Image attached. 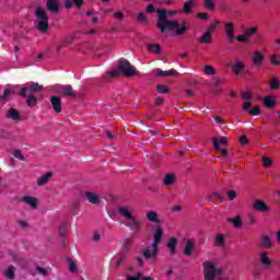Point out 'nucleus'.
I'll use <instances>...</instances> for the list:
<instances>
[{
	"instance_id": "obj_1",
	"label": "nucleus",
	"mask_w": 280,
	"mask_h": 280,
	"mask_svg": "<svg viewBox=\"0 0 280 280\" xmlns=\"http://www.w3.org/2000/svg\"><path fill=\"white\" fill-rule=\"evenodd\" d=\"M158 30L162 32V34H165V32H175L177 36H183L187 32V22L182 21H175V20H168L172 16H175V14H178V11H167L165 9H158Z\"/></svg>"
},
{
	"instance_id": "obj_2",
	"label": "nucleus",
	"mask_w": 280,
	"mask_h": 280,
	"mask_svg": "<svg viewBox=\"0 0 280 280\" xmlns=\"http://www.w3.org/2000/svg\"><path fill=\"white\" fill-rule=\"evenodd\" d=\"M202 268H203V279L205 280H214L215 277H220V275H222V267H220L213 260L203 261Z\"/></svg>"
},
{
	"instance_id": "obj_3",
	"label": "nucleus",
	"mask_w": 280,
	"mask_h": 280,
	"mask_svg": "<svg viewBox=\"0 0 280 280\" xmlns=\"http://www.w3.org/2000/svg\"><path fill=\"white\" fill-rule=\"evenodd\" d=\"M35 16L37 30H39V32H47V30H49V18L47 16V11L42 7H37L35 9Z\"/></svg>"
},
{
	"instance_id": "obj_4",
	"label": "nucleus",
	"mask_w": 280,
	"mask_h": 280,
	"mask_svg": "<svg viewBox=\"0 0 280 280\" xmlns=\"http://www.w3.org/2000/svg\"><path fill=\"white\" fill-rule=\"evenodd\" d=\"M118 71L122 73L124 75H127V78H130L137 73V70L132 65H130V61L122 59L118 62Z\"/></svg>"
},
{
	"instance_id": "obj_5",
	"label": "nucleus",
	"mask_w": 280,
	"mask_h": 280,
	"mask_svg": "<svg viewBox=\"0 0 280 280\" xmlns=\"http://www.w3.org/2000/svg\"><path fill=\"white\" fill-rule=\"evenodd\" d=\"M142 255L143 257H145V259H149L151 264H154L156 259V255H159V245L155 243H152L150 246L145 247L142 250Z\"/></svg>"
},
{
	"instance_id": "obj_6",
	"label": "nucleus",
	"mask_w": 280,
	"mask_h": 280,
	"mask_svg": "<svg viewBox=\"0 0 280 280\" xmlns=\"http://www.w3.org/2000/svg\"><path fill=\"white\" fill-rule=\"evenodd\" d=\"M118 213L124 220H130L135 218V208L130 206H122L118 208Z\"/></svg>"
},
{
	"instance_id": "obj_7",
	"label": "nucleus",
	"mask_w": 280,
	"mask_h": 280,
	"mask_svg": "<svg viewBox=\"0 0 280 280\" xmlns=\"http://www.w3.org/2000/svg\"><path fill=\"white\" fill-rule=\"evenodd\" d=\"M228 141L226 137H220L219 140L218 138H213L214 150H217V152H221L223 156H226V149L220 145H225Z\"/></svg>"
},
{
	"instance_id": "obj_8",
	"label": "nucleus",
	"mask_w": 280,
	"mask_h": 280,
	"mask_svg": "<svg viewBox=\"0 0 280 280\" xmlns=\"http://www.w3.org/2000/svg\"><path fill=\"white\" fill-rule=\"evenodd\" d=\"M215 31V24H212L208 27V30L200 37L199 42L202 44H211L213 38V32Z\"/></svg>"
},
{
	"instance_id": "obj_9",
	"label": "nucleus",
	"mask_w": 280,
	"mask_h": 280,
	"mask_svg": "<svg viewBox=\"0 0 280 280\" xmlns=\"http://www.w3.org/2000/svg\"><path fill=\"white\" fill-rule=\"evenodd\" d=\"M43 90V85L34 82H30L26 84V86L22 88L20 95L22 97H25L27 95V91L38 92Z\"/></svg>"
},
{
	"instance_id": "obj_10",
	"label": "nucleus",
	"mask_w": 280,
	"mask_h": 280,
	"mask_svg": "<svg viewBox=\"0 0 280 280\" xmlns=\"http://www.w3.org/2000/svg\"><path fill=\"white\" fill-rule=\"evenodd\" d=\"M163 235H165V231L163 230V226L161 224L155 225V229L153 231V244H161V240H163Z\"/></svg>"
},
{
	"instance_id": "obj_11",
	"label": "nucleus",
	"mask_w": 280,
	"mask_h": 280,
	"mask_svg": "<svg viewBox=\"0 0 280 280\" xmlns=\"http://www.w3.org/2000/svg\"><path fill=\"white\" fill-rule=\"evenodd\" d=\"M253 209L255 211H259L260 213H268L270 212V208L262 200H255L253 203Z\"/></svg>"
},
{
	"instance_id": "obj_12",
	"label": "nucleus",
	"mask_w": 280,
	"mask_h": 280,
	"mask_svg": "<svg viewBox=\"0 0 280 280\" xmlns=\"http://www.w3.org/2000/svg\"><path fill=\"white\" fill-rule=\"evenodd\" d=\"M128 221L125 222V226H127L128 229L136 230L139 231L141 229V221H139V219H137V217H131V219H127Z\"/></svg>"
},
{
	"instance_id": "obj_13",
	"label": "nucleus",
	"mask_w": 280,
	"mask_h": 280,
	"mask_svg": "<svg viewBox=\"0 0 280 280\" xmlns=\"http://www.w3.org/2000/svg\"><path fill=\"white\" fill-rule=\"evenodd\" d=\"M258 246L259 248H272V237H270L268 234H264L262 236H260Z\"/></svg>"
},
{
	"instance_id": "obj_14",
	"label": "nucleus",
	"mask_w": 280,
	"mask_h": 280,
	"mask_svg": "<svg viewBox=\"0 0 280 280\" xmlns=\"http://www.w3.org/2000/svg\"><path fill=\"white\" fill-rule=\"evenodd\" d=\"M22 202H24V205H27L30 209H38V199L36 197L24 196L22 197Z\"/></svg>"
},
{
	"instance_id": "obj_15",
	"label": "nucleus",
	"mask_w": 280,
	"mask_h": 280,
	"mask_svg": "<svg viewBox=\"0 0 280 280\" xmlns=\"http://www.w3.org/2000/svg\"><path fill=\"white\" fill-rule=\"evenodd\" d=\"M46 8L48 12L58 13L60 12V1L59 0H47Z\"/></svg>"
},
{
	"instance_id": "obj_16",
	"label": "nucleus",
	"mask_w": 280,
	"mask_h": 280,
	"mask_svg": "<svg viewBox=\"0 0 280 280\" xmlns=\"http://www.w3.org/2000/svg\"><path fill=\"white\" fill-rule=\"evenodd\" d=\"M252 60L256 67H261V65H264V52L260 50L254 51L252 55Z\"/></svg>"
},
{
	"instance_id": "obj_17",
	"label": "nucleus",
	"mask_w": 280,
	"mask_h": 280,
	"mask_svg": "<svg viewBox=\"0 0 280 280\" xmlns=\"http://www.w3.org/2000/svg\"><path fill=\"white\" fill-rule=\"evenodd\" d=\"M225 34L229 40H235V24L233 22L225 23Z\"/></svg>"
},
{
	"instance_id": "obj_18",
	"label": "nucleus",
	"mask_w": 280,
	"mask_h": 280,
	"mask_svg": "<svg viewBox=\"0 0 280 280\" xmlns=\"http://www.w3.org/2000/svg\"><path fill=\"white\" fill-rule=\"evenodd\" d=\"M225 235L222 234V233H218L215 234V237H214V246L217 248H225L226 246V240L224 238Z\"/></svg>"
},
{
	"instance_id": "obj_19",
	"label": "nucleus",
	"mask_w": 280,
	"mask_h": 280,
	"mask_svg": "<svg viewBox=\"0 0 280 280\" xmlns=\"http://www.w3.org/2000/svg\"><path fill=\"white\" fill-rule=\"evenodd\" d=\"M260 264L265 268H270V266H272V260L270 259V254L268 252L260 253Z\"/></svg>"
},
{
	"instance_id": "obj_20",
	"label": "nucleus",
	"mask_w": 280,
	"mask_h": 280,
	"mask_svg": "<svg viewBox=\"0 0 280 280\" xmlns=\"http://www.w3.org/2000/svg\"><path fill=\"white\" fill-rule=\"evenodd\" d=\"M50 104H51L52 109L55 110V113H62V103L60 101V97L52 96L50 98Z\"/></svg>"
},
{
	"instance_id": "obj_21",
	"label": "nucleus",
	"mask_w": 280,
	"mask_h": 280,
	"mask_svg": "<svg viewBox=\"0 0 280 280\" xmlns=\"http://www.w3.org/2000/svg\"><path fill=\"white\" fill-rule=\"evenodd\" d=\"M147 220H148V222H153V224H155V226L158 224H161V219L159 218V213L153 210L147 212Z\"/></svg>"
},
{
	"instance_id": "obj_22",
	"label": "nucleus",
	"mask_w": 280,
	"mask_h": 280,
	"mask_svg": "<svg viewBox=\"0 0 280 280\" xmlns=\"http://www.w3.org/2000/svg\"><path fill=\"white\" fill-rule=\"evenodd\" d=\"M54 176L52 172H48L44 175H42L38 179H37V185L38 187H43L44 185H47V183H49L51 180Z\"/></svg>"
},
{
	"instance_id": "obj_23",
	"label": "nucleus",
	"mask_w": 280,
	"mask_h": 280,
	"mask_svg": "<svg viewBox=\"0 0 280 280\" xmlns=\"http://www.w3.org/2000/svg\"><path fill=\"white\" fill-rule=\"evenodd\" d=\"M85 198L91 205H100V195L93 191H86Z\"/></svg>"
},
{
	"instance_id": "obj_24",
	"label": "nucleus",
	"mask_w": 280,
	"mask_h": 280,
	"mask_svg": "<svg viewBox=\"0 0 280 280\" xmlns=\"http://www.w3.org/2000/svg\"><path fill=\"white\" fill-rule=\"evenodd\" d=\"M245 63L242 60H236L234 65H232V71L235 75H240L242 71L245 69Z\"/></svg>"
},
{
	"instance_id": "obj_25",
	"label": "nucleus",
	"mask_w": 280,
	"mask_h": 280,
	"mask_svg": "<svg viewBox=\"0 0 280 280\" xmlns=\"http://www.w3.org/2000/svg\"><path fill=\"white\" fill-rule=\"evenodd\" d=\"M7 118L11 119L12 121H21V114L15 108H10L7 112Z\"/></svg>"
},
{
	"instance_id": "obj_26",
	"label": "nucleus",
	"mask_w": 280,
	"mask_h": 280,
	"mask_svg": "<svg viewBox=\"0 0 280 280\" xmlns=\"http://www.w3.org/2000/svg\"><path fill=\"white\" fill-rule=\"evenodd\" d=\"M194 248H196V243H194L191 240H187L184 247V255H187L188 257L191 256Z\"/></svg>"
},
{
	"instance_id": "obj_27",
	"label": "nucleus",
	"mask_w": 280,
	"mask_h": 280,
	"mask_svg": "<svg viewBox=\"0 0 280 280\" xmlns=\"http://www.w3.org/2000/svg\"><path fill=\"white\" fill-rule=\"evenodd\" d=\"M196 5V0H188L184 3V8L182 10V12H184V14H190L191 13V9Z\"/></svg>"
},
{
	"instance_id": "obj_28",
	"label": "nucleus",
	"mask_w": 280,
	"mask_h": 280,
	"mask_svg": "<svg viewBox=\"0 0 280 280\" xmlns=\"http://www.w3.org/2000/svg\"><path fill=\"white\" fill-rule=\"evenodd\" d=\"M61 95H67L69 97H73L75 95V92L73 91V88L71 85H65L60 89Z\"/></svg>"
},
{
	"instance_id": "obj_29",
	"label": "nucleus",
	"mask_w": 280,
	"mask_h": 280,
	"mask_svg": "<svg viewBox=\"0 0 280 280\" xmlns=\"http://www.w3.org/2000/svg\"><path fill=\"white\" fill-rule=\"evenodd\" d=\"M176 246H178V240H176L174 237L168 240L167 248H168L171 255H174V253H176Z\"/></svg>"
},
{
	"instance_id": "obj_30",
	"label": "nucleus",
	"mask_w": 280,
	"mask_h": 280,
	"mask_svg": "<svg viewBox=\"0 0 280 280\" xmlns=\"http://www.w3.org/2000/svg\"><path fill=\"white\" fill-rule=\"evenodd\" d=\"M228 222H230V224H233V226H235L236 229H240L243 224L240 217L229 218Z\"/></svg>"
},
{
	"instance_id": "obj_31",
	"label": "nucleus",
	"mask_w": 280,
	"mask_h": 280,
	"mask_svg": "<svg viewBox=\"0 0 280 280\" xmlns=\"http://www.w3.org/2000/svg\"><path fill=\"white\" fill-rule=\"evenodd\" d=\"M264 104L267 108H275V97L267 96L264 98Z\"/></svg>"
},
{
	"instance_id": "obj_32",
	"label": "nucleus",
	"mask_w": 280,
	"mask_h": 280,
	"mask_svg": "<svg viewBox=\"0 0 280 280\" xmlns=\"http://www.w3.org/2000/svg\"><path fill=\"white\" fill-rule=\"evenodd\" d=\"M148 49L151 54H161V46L159 44H149Z\"/></svg>"
},
{
	"instance_id": "obj_33",
	"label": "nucleus",
	"mask_w": 280,
	"mask_h": 280,
	"mask_svg": "<svg viewBox=\"0 0 280 280\" xmlns=\"http://www.w3.org/2000/svg\"><path fill=\"white\" fill-rule=\"evenodd\" d=\"M203 73H206V75H215V68H213V66L206 65L203 67Z\"/></svg>"
},
{
	"instance_id": "obj_34",
	"label": "nucleus",
	"mask_w": 280,
	"mask_h": 280,
	"mask_svg": "<svg viewBox=\"0 0 280 280\" xmlns=\"http://www.w3.org/2000/svg\"><path fill=\"white\" fill-rule=\"evenodd\" d=\"M14 272H16V267L11 266L5 270L7 279H14Z\"/></svg>"
},
{
	"instance_id": "obj_35",
	"label": "nucleus",
	"mask_w": 280,
	"mask_h": 280,
	"mask_svg": "<svg viewBox=\"0 0 280 280\" xmlns=\"http://www.w3.org/2000/svg\"><path fill=\"white\" fill-rule=\"evenodd\" d=\"M174 180H176L175 177H174V175L167 174V175L164 177V185H165L166 187H170V186H172V184L174 183Z\"/></svg>"
},
{
	"instance_id": "obj_36",
	"label": "nucleus",
	"mask_w": 280,
	"mask_h": 280,
	"mask_svg": "<svg viewBox=\"0 0 280 280\" xmlns=\"http://www.w3.org/2000/svg\"><path fill=\"white\" fill-rule=\"evenodd\" d=\"M280 85V81L277 78H272L270 81V89L271 91H277V89H279Z\"/></svg>"
},
{
	"instance_id": "obj_37",
	"label": "nucleus",
	"mask_w": 280,
	"mask_h": 280,
	"mask_svg": "<svg viewBox=\"0 0 280 280\" xmlns=\"http://www.w3.org/2000/svg\"><path fill=\"white\" fill-rule=\"evenodd\" d=\"M271 65H278L280 67V57L277 54H272L269 57Z\"/></svg>"
},
{
	"instance_id": "obj_38",
	"label": "nucleus",
	"mask_w": 280,
	"mask_h": 280,
	"mask_svg": "<svg viewBox=\"0 0 280 280\" xmlns=\"http://www.w3.org/2000/svg\"><path fill=\"white\" fill-rule=\"evenodd\" d=\"M205 8L207 10L213 11L215 10V2L213 0H205Z\"/></svg>"
},
{
	"instance_id": "obj_39",
	"label": "nucleus",
	"mask_w": 280,
	"mask_h": 280,
	"mask_svg": "<svg viewBox=\"0 0 280 280\" xmlns=\"http://www.w3.org/2000/svg\"><path fill=\"white\" fill-rule=\"evenodd\" d=\"M245 36H247V38H250V36H255V34H257V27H250L244 31Z\"/></svg>"
},
{
	"instance_id": "obj_40",
	"label": "nucleus",
	"mask_w": 280,
	"mask_h": 280,
	"mask_svg": "<svg viewBox=\"0 0 280 280\" xmlns=\"http://www.w3.org/2000/svg\"><path fill=\"white\" fill-rule=\"evenodd\" d=\"M137 21H139L140 23H148V15H145V13L140 12L137 15Z\"/></svg>"
},
{
	"instance_id": "obj_41",
	"label": "nucleus",
	"mask_w": 280,
	"mask_h": 280,
	"mask_svg": "<svg viewBox=\"0 0 280 280\" xmlns=\"http://www.w3.org/2000/svg\"><path fill=\"white\" fill-rule=\"evenodd\" d=\"M13 156L18 159V161H25V155H23V152H21V150H15L13 152Z\"/></svg>"
},
{
	"instance_id": "obj_42",
	"label": "nucleus",
	"mask_w": 280,
	"mask_h": 280,
	"mask_svg": "<svg viewBox=\"0 0 280 280\" xmlns=\"http://www.w3.org/2000/svg\"><path fill=\"white\" fill-rule=\"evenodd\" d=\"M272 160L268 156H262V167H270Z\"/></svg>"
},
{
	"instance_id": "obj_43",
	"label": "nucleus",
	"mask_w": 280,
	"mask_h": 280,
	"mask_svg": "<svg viewBox=\"0 0 280 280\" xmlns=\"http://www.w3.org/2000/svg\"><path fill=\"white\" fill-rule=\"evenodd\" d=\"M68 266H69L70 272H78V266H75V262H73V260L69 259Z\"/></svg>"
},
{
	"instance_id": "obj_44",
	"label": "nucleus",
	"mask_w": 280,
	"mask_h": 280,
	"mask_svg": "<svg viewBox=\"0 0 280 280\" xmlns=\"http://www.w3.org/2000/svg\"><path fill=\"white\" fill-rule=\"evenodd\" d=\"M37 103V100L35 98L34 95H30L28 98L26 100L27 106H34Z\"/></svg>"
},
{
	"instance_id": "obj_45",
	"label": "nucleus",
	"mask_w": 280,
	"mask_h": 280,
	"mask_svg": "<svg viewBox=\"0 0 280 280\" xmlns=\"http://www.w3.org/2000/svg\"><path fill=\"white\" fill-rule=\"evenodd\" d=\"M248 113L249 115L257 116V115H261V109H259V106H255L250 110H248Z\"/></svg>"
},
{
	"instance_id": "obj_46",
	"label": "nucleus",
	"mask_w": 280,
	"mask_h": 280,
	"mask_svg": "<svg viewBox=\"0 0 280 280\" xmlns=\"http://www.w3.org/2000/svg\"><path fill=\"white\" fill-rule=\"evenodd\" d=\"M241 97L242 100H246L247 102H250V100H253V94H250V92H242Z\"/></svg>"
},
{
	"instance_id": "obj_47",
	"label": "nucleus",
	"mask_w": 280,
	"mask_h": 280,
	"mask_svg": "<svg viewBox=\"0 0 280 280\" xmlns=\"http://www.w3.org/2000/svg\"><path fill=\"white\" fill-rule=\"evenodd\" d=\"M159 9L154 8V4L150 3L147 5V14H154Z\"/></svg>"
},
{
	"instance_id": "obj_48",
	"label": "nucleus",
	"mask_w": 280,
	"mask_h": 280,
	"mask_svg": "<svg viewBox=\"0 0 280 280\" xmlns=\"http://www.w3.org/2000/svg\"><path fill=\"white\" fill-rule=\"evenodd\" d=\"M12 95V91L10 89H5L3 95H0V100H8Z\"/></svg>"
},
{
	"instance_id": "obj_49",
	"label": "nucleus",
	"mask_w": 280,
	"mask_h": 280,
	"mask_svg": "<svg viewBox=\"0 0 280 280\" xmlns=\"http://www.w3.org/2000/svg\"><path fill=\"white\" fill-rule=\"evenodd\" d=\"M236 40H238V43H248V38L245 33H243L242 35H238L236 37Z\"/></svg>"
},
{
	"instance_id": "obj_50",
	"label": "nucleus",
	"mask_w": 280,
	"mask_h": 280,
	"mask_svg": "<svg viewBox=\"0 0 280 280\" xmlns=\"http://www.w3.org/2000/svg\"><path fill=\"white\" fill-rule=\"evenodd\" d=\"M114 18H116L117 21H124V12L121 11L114 12Z\"/></svg>"
},
{
	"instance_id": "obj_51",
	"label": "nucleus",
	"mask_w": 280,
	"mask_h": 280,
	"mask_svg": "<svg viewBox=\"0 0 280 280\" xmlns=\"http://www.w3.org/2000/svg\"><path fill=\"white\" fill-rule=\"evenodd\" d=\"M92 241H94L95 243H98L102 241V235H100V232L93 233Z\"/></svg>"
},
{
	"instance_id": "obj_52",
	"label": "nucleus",
	"mask_w": 280,
	"mask_h": 280,
	"mask_svg": "<svg viewBox=\"0 0 280 280\" xmlns=\"http://www.w3.org/2000/svg\"><path fill=\"white\" fill-rule=\"evenodd\" d=\"M122 244H124V250H128V246H129L130 244H132V238H125V240L122 241Z\"/></svg>"
},
{
	"instance_id": "obj_53",
	"label": "nucleus",
	"mask_w": 280,
	"mask_h": 280,
	"mask_svg": "<svg viewBox=\"0 0 280 280\" xmlns=\"http://www.w3.org/2000/svg\"><path fill=\"white\" fill-rule=\"evenodd\" d=\"M126 262V256H119V258L115 261V266H121V264Z\"/></svg>"
},
{
	"instance_id": "obj_54",
	"label": "nucleus",
	"mask_w": 280,
	"mask_h": 280,
	"mask_svg": "<svg viewBox=\"0 0 280 280\" xmlns=\"http://www.w3.org/2000/svg\"><path fill=\"white\" fill-rule=\"evenodd\" d=\"M228 198L229 200H235V198H237V194H235V190L228 191Z\"/></svg>"
},
{
	"instance_id": "obj_55",
	"label": "nucleus",
	"mask_w": 280,
	"mask_h": 280,
	"mask_svg": "<svg viewBox=\"0 0 280 280\" xmlns=\"http://www.w3.org/2000/svg\"><path fill=\"white\" fill-rule=\"evenodd\" d=\"M75 8H82L84 5V0H71Z\"/></svg>"
},
{
	"instance_id": "obj_56",
	"label": "nucleus",
	"mask_w": 280,
	"mask_h": 280,
	"mask_svg": "<svg viewBox=\"0 0 280 280\" xmlns=\"http://www.w3.org/2000/svg\"><path fill=\"white\" fill-rule=\"evenodd\" d=\"M158 92L163 93V94L168 93L167 86L158 85Z\"/></svg>"
},
{
	"instance_id": "obj_57",
	"label": "nucleus",
	"mask_w": 280,
	"mask_h": 280,
	"mask_svg": "<svg viewBox=\"0 0 280 280\" xmlns=\"http://www.w3.org/2000/svg\"><path fill=\"white\" fill-rule=\"evenodd\" d=\"M91 23H92V25L100 23V18L97 16V13L92 15Z\"/></svg>"
},
{
	"instance_id": "obj_58",
	"label": "nucleus",
	"mask_w": 280,
	"mask_h": 280,
	"mask_svg": "<svg viewBox=\"0 0 280 280\" xmlns=\"http://www.w3.org/2000/svg\"><path fill=\"white\" fill-rule=\"evenodd\" d=\"M127 280H141V275H136V276H131V275H127Z\"/></svg>"
},
{
	"instance_id": "obj_59",
	"label": "nucleus",
	"mask_w": 280,
	"mask_h": 280,
	"mask_svg": "<svg viewBox=\"0 0 280 280\" xmlns=\"http://www.w3.org/2000/svg\"><path fill=\"white\" fill-rule=\"evenodd\" d=\"M37 272H39L43 277L47 275V269L44 267H37L36 268Z\"/></svg>"
},
{
	"instance_id": "obj_60",
	"label": "nucleus",
	"mask_w": 280,
	"mask_h": 280,
	"mask_svg": "<svg viewBox=\"0 0 280 280\" xmlns=\"http://www.w3.org/2000/svg\"><path fill=\"white\" fill-rule=\"evenodd\" d=\"M119 75V70H113L108 72L109 78H117Z\"/></svg>"
},
{
	"instance_id": "obj_61",
	"label": "nucleus",
	"mask_w": 280,
	"mask_h": 280,
	"mask_svg": "<svg viewBox=\"0 0 280 280\" xmlns=\"http://www.w3.org/2000/svg\"><path fill=\"white\" fill-rule=\"evenodd\" d=\"M250 106H252L250 102H245L243 104V110H246L248 113V110H250Z\"/></svg>"
},
{
	"instance_id": "obj_62",
	"label": "nucleus",
	"mask_w": 280,
	"mask_h": 280,
	"mask_svg": "<svg viewBox=\"0 0 280 280\" xmlns=\"http://www.w3.org/2000/svg\"><path fill=\"white\" fill-rule=\"evenodd\" d=\"M197 18L201 19L202 21H207V19H209V15L207 13H198Z\"/></svg>"
},
{
	"instance_id": "obj_63",
	"label": "nucleus",
	"mask_w": 280,
	"mask_h": 280,
	"mask_svg": "<svg viewBox=\"0 0 280 280\" xmlns=\"http://www.w3.org/2000/svg\"><path fill=\"white\" fill-rule=\"evenodd\" d=\"M249 224H257V217H255L254 214L249 215Z\"/></svg>"
},
{
	"instance_id": "obj_64",
	"label": "nucleus",
	"mask_w": 280,
	"mask_h": 280,
	"mask_svg": "<svg viewBox=\"0 0 280 280\" xmlns=\"http://www.w3.org/2000/svg\"><path fill=\"white\" fill-rule=\"evenodd\" d=\"M153 74L158 75V77H163V70L156 69V70L153 71Z\"/></svg>"
}]
</instances>
